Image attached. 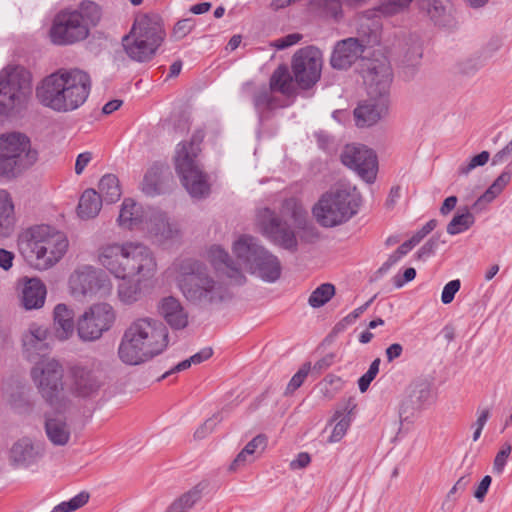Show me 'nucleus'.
Instances as JSON below:
<instances>
[{
  "mask_svg": "<svg viewBox=\"0 0 512 512\" xmlns=\"http://www.w3.org/2000/svg\"><path fill=\"white\" fill-rule=\"evenodd\" d=\"M282 213L292 220L294 229L268 207L260 208L256 212V225L261 234L271 243L288 252L296 253L299 240L305 243H313L318 240L317 228L309 219L306 209L296 199L284 200Z\"/></svg>",
  "mask_w": 512,
  "mask_h": 512,
  "instance_id": "obj_1",
  "label": "nucleus"
},
{
  "mask_svg": "<svg viewBox=\"0 0 512 512\" xmlns=\"http://www.w3.org/2000/svg\"><path fill=\"white\" fill-rule=\"evenodd\" d=\"M91 88L92 79L88 72L79 68H61L37 84L35 97L45 108L69 113L85 104Z\"/></svg>",
  "mask_w": 512,
  "mask_h": 512,
  "instance_id": "obj_2",
  "label": "nucleus"
},
{
  "mask_svg": "<svg viewBox=\"0 0 512 512\" xmlns=\"http://www.w3.org/2000/svg\"><path fill=\"white\" fill-rule=\"evenodd\" d=\"M168 343V329L161 321L139 317L124 330L118 357L126 365H140L163 353Z\"/></svg>",
  "mask_w": 512,
  "mask_h": 512,
  "instance_id": "obj_3",
  "label": "nucleus"
},
{
  "mask_svg": "<svg viewBox=\"0 0 512 512\" xmlns=\"http://www.w3.org/2000/svg\"><path fill=\"white\" fill-rule=\"evenodd\" d=\"M175 282L183 297L200 307L218 305L231 298L225 284L202 262L183 259L175 263Z\"/></svg>",
  "mask_w": 512,
  "mask_h": 512,
  "instance_id": "obj_4",
  "label": "nucleus"
},
{
  "mask_svg": "<svg viewBox=\"0 0 512 512\" xmlns=\"http://www.w3.org/2000/svg\"><path fill=\"white\" fill-rule=\"evenodd\" d=\"M97 260L113 276L147 280L154 276L157 262L149 247L138 242L111 243L98 249Z\"/></svg>",
  "mask_w": 512,
  "mask_h": 512,
  "instance_id": "obj_5",
  "label": "nucleus"
},
{
  "mask_svg": "<svg viewBox=\"0 0 512 512\" xmlns=\"http://www.w3.org/2000/svg\"><path fill=\"white\" fill-rule=\"evenodd\" d=\"M68 246L66 235L49 225L30 227L18 238V247L22 256L32 267L41 271L58 263Z\"/></svg>",
  "mask_w": 512,
  "mask_h": 512,
  "instance_id": "obj_6",
  "label": "nucleus"
},
{
  "mask_svg": "<svg viewBox=\"0 0 512 512\" xmlns=\"http://www.w3.org/2000/svg\"><path fill=\"white\" fill-rule=\"evenodd\" d=\"M238 262L252 275L267 283L280 279L282 265L279 258L250 235H241L232 247Z\"/></svg>",
  "mask_w": 512,
  "mask_h": 512,
  "instance_id": "obj_7",
  "label": "nucleus"
},
{
  "mask_svg": "<svg viewBox=\"0 0 512 512\" xmlns=\"http://www.w3.org/2000/svg\"><path fill=\"white\" fill-rule=\"evenodd\" d=\"M31 376L43 399L56 412H65L72 407V399L63 382L64 369L59 361L47 358L37 362Z\"/></svg>",
  "mask_w": 512,
  "mask_h": 512,
  "instance_id": "obj_8",
  "label": "nucleus"
},
{
  "mask_svg": "<svg viewBox=\"0 0 512 512\" xmlns=\"http://www.w3.org/2000/svg\"><path fill=\"white\" fill-rule=\"evenodd\" d=\"M32 91V75L20 65L0 71V118L10 117L25 108Z\"/></svg>",
  "mask_w": 512,
  "mask_h": 512,
  "instance_id": "obj_9",
  "label": "nucleus"
},
{
  "mask_svg": "<svg viewBox=\"0 0 512 512\" xmlns=\"http://www.w3.org/2000/svg\"><path fill=\"white\" fill-rule=\"evenodd\" d=\"M359 206L360 195L355 188H338L320 198L313 214L320 225L334 227L352 218Z\"/></svg>",
  "mask_w": 512,
  "mask_h": 512,
  "instance_id": "obj_10",
  "label": "nucleus"
},
{
  "mask_svg": "<svg viewBox=\"0 0 512 512\" xmlns=\"http://www.w3.org/2000/svg\"><path fill=\"white\" fill-rule=\"evenodd\" d=\"M165 39V31L157 19L144 16L135 21L130 33L123 37V47L134 61L153 58Z\"/></svg>",
  "mask_w": 512,
  "mask_h": 512,
  "instance_id": "obj_11",
  "label": "nucleus"
},
{
  "mask_svg": "<svg viewBox=\"0 0 512 512\" xmlns=\"http://www.w3.org/2000/svg\"><path fill=\"white\" fill-rule=\"evenodd\" d=\"M38 152L31 147L30 139L20 133L0 135V175L16 177L33 166Z\"/></svg>",
  "mask_w": 512,
  "mask_h": 512,
  "instance_id": "obj_12",
  "label": "nucleus"
},
{
  "mask_svg": "<svg viewBox=\"0 0 512 512\" xmlns=\"http://www.w3.org/2000/svg\"><path fill=\"white\" fill-rule=\"evenodd\" d=\"M70 396L91 400L96 398L105 381L100 371V362L77 363L69 369Z\"/></svg>",
  "mask_w": 512,
  "mask_h": 512,
  "instance_id": "obj_13",
  "label": "nucleus"
},
{
  "mask_svg": "<svg viewBox=\"0 0 512 512\" xmlns=\"http://www.w3.org/2000/svg\"><path fill=\"white\" fill-rule=\"evenodd\" d=\"M69 290L74 297L99 295L108 297L112 293V282L101 270L90 265L75 269L68 280Z\"/></svg>",
  "mask_w": 512,
  "mask_h": 512,
  "instance_id": "obj_14",
  "label": "nucleus"
},
{
  "mask_svg": "<svg viewBox=\"0 0 512 512\" xmlns=\"http://www.w3.org/2000/svg\"><path fill=\"white\" fill-rule=\"evenodd\" d=\"M116 320V312L108 303H98L85 311L77 321V333L83 341H95L108 331Z\"/></svg>",
  "mask_w": 512,
  "mask_h": 512,
  "instance_id": "obj_15",
  "label": "nucleus"
},
{
  "mask_svg": "<svg viewBox=\"0 0 512 512\" xmlns=\"http://www.w3.org/2000/svg\"><path fill=\"white\" fill-rule=\"evenodd\" d=\"M322 54L319 49L307 46L299 49L292 58V72L296 84L302 89L314 86L321 76Z\"/></svg>",
  "mask_w": 512,
  "mask_h": 512,
  "instance_id": "obj_16",
  "label": "nucleus"
},
{
  "mask_svg": "<svg viewBox=\"0 0 512 512\" xmlns=\"http://www.w3.org/2000/svg\"><path fill=\"white\" fill-rule=\"evenodd\" d=\"M89 27L76 12L64 10L59 12L50 29V38L54 44L70 45L86 39Z\"/></svg>",
  "mask_w": 512,
  "mask_h": 512,
  "instance_id": "obj_17",
  "label": "nucleus"
},
{
  "mask_svg": "<svg viewBox=\"0 0 512 512\" xmlns=\"http://www.w3.org/2000/svg\"><path fill=\"white\" fill-rule=\"evenodd\" d=\"M362 76L367 87L368 96L388 97L393 73L391 65L386 58L363 60Z\"/></svg>",
  "mask_w": 512,
  "mask_h": 512,
  "instance_id": "obj_18",
  "label": "nucleus"
},
{
  "mask_svg": "<svg viewBox=\"0 0 512 512\" xmlns=\"http://www.w3.org/2000/svg\"><path fill=\"white\" fill-rule=\"evenodd\" d=\"M340 159L343 165L355 171L367 183L374 182L377 174V158L375 153L361 144H347Z\"/></svg>",
  "mask_w": 512,
  "mask_h": 512,
  "instance_id": "obj_19",
  "label": "nucleus"
},
{
  "mask_svg": "<svg viewBox=\"0 0 512 512\" xmlns=\"http://www.w3.org/2000/svg\"><path fill=\"white\" fill-rule=\"evenodd\" d=\"M185 157L180 154L174 161L183 186L193 198L207 197L210 193L207 174L200 168L198 160H186Z\"/></svg>",
  "mask_w": 512,
  "mask_h": 512,
  "instance_id": "obj_20",
  "label": "nucleus"
},
{
  "mask_svg": "<svg viewBox=\"0 0 512 512\" xmlns=\"http://www.w3.org/2000/svg\"><path fill=\"white\" fill-rule=\"evenodd\" d=\"M144 230L159 242L177 239L181 234L178 223L171 221L166 213L156 208L146 210Z\"/></svg>",
  "mask_w": 512,
  "mask_h": 512,
  "instance_id": "obj_21",
  "label": "nucleus"
},
{
  "mask_svg": "<svg viewBox=\"0 0 512 512\" xmlns=\"http://www.w3.org/2000/svg\"><path fill=\"white\" fill-rule=\"evenodd\" d=\"M431 399V385L427 380L417 379L407 389V397L399 410L401 421L414 416L415 412L423 409Z\"/></svg>",
  "mask_w": 512,
  "mask_h": 512,
  "instance_id": "obj_22",
  "label": "nucleus"
},
{
  "mask_svg": "<svg viewBox=\"0 0 512 512\" xmlns=\"http://www.w3.org/2000/svg\"><path fill=\"white\" fill-rule=\"evenodd\" d=\"M21 306L26 310L40 309L46 299V286L38 278L23 277L17 284Z\"/></svg>",
  "mask_w": 512,
  "mask_h": 512,
  "instance_id": "obj_23",
  "label": "nucleus"
},
{
  "mask_svg": "<svg viewBox=\"0 0 512 512\" xmlns=\"http://www.w3.org/2000/svg\"><path fill=\"white\" fill-rule=\"evenodd\" d=\"M388 113V98L371 97L361 102L354 109V117L358 127H370Z\"/></svg>",
  "mask_w": 512,
  "mask_h": 512,
  "instance_id": "obj_24",
  "label": "nucleus"
},
{
  "mask_svg": "<svg viewBox=\"0 0 512 512\" xmlns=\"http://www.w3.org/2000/svg\"><path fill=\"white\" fill-rule=\"evenodd\" d=\"M365 45L358 38L338 41L330 58L334 69L345 70L355 63L363 54Z\"/></svg>",
  "mask_w": 512,
  "mask_h": 512,
  "instance_id": "obj_25",
  "label": "nucleus"
},
{
  "mask_svg": "<svg viewBox=\"0 0 512 512\" xmlns=\"http://www.w3.org/2000/svg\"><path fill=\"white\" fill-rule=\"evenodd\" d=\"M48 329L43 325L31 323L22 335L23 353L29 360L45 355L49 350Z\"/></svg>",
  "mask_w": 512,
  "mask_h": 512,
  "instance_id": "obj_26",
  "label": "nucleus"
},
{
  "mask_svg": "<svg viewBox=\"0 0 512 512\" xmlns=\"http://www.w3.org/2000/svg\"><path fill=\"white\" fill-rule=\"evenodd\" d=\"M170 182H173V177L169 167L156 162L150 166L144 175L142 191L148 196L159 195L165 193L170 186Z\"/></svg>",
  "mask_w": 512,
  "mask_h": 512,
  "instance_id": "obj_27",
  "label": "nucleus"
},
{
  "mask_svg": "<svg viewBox=\"0 0 512 512\" xmlns=\"http://www.w3.org/2000/svg\"><path fill=\"white\" fill-rule=\"evenodd\" d=\"M119 281L116 286V298L123 306H133L143 298L142 281L130 276H114Z\"/></svg>",
  "mask_w": 512,
  "mask_h": 512,
  "instance_id": "obj_28",
  "label": "nucleus"
},
{
  "mask_svg": "<svg viewBox=\"0 0 512 512\" xmlns=\"http://www.w3.org/2000/svg\"><path fill=\"white\" fill-rule=\"evenodd\" d=\"M209 259L217 270L223 272L232 282L241 285L246 277L241 269L231 260L229 254L220 246H213L209 250Z\"/></svg>",
  "mask_w": 512,
  "mask_h": 512,
  "instance_id": "obj_29",
  "label": "nucleus"
},
{
  "mask_svg": "<svg viewBox=\"0 0 512 512\" xmlns=\"http://www.w3.org/2000/svg\"><path fill=\"white\" fill-rule=\"evenodd\" d=\"M158 311L174 329H183L188 324V314L180 301L173 296L163 298L158 304Z\"/></svg>",
  "mask_w": 512,
  "mask_h": 512,
  "instance_id": "obj_30",
  "label": "nucleus"
},
{
  "mask_svg": "<svg viewBox=\"0 0 512 512\" xmlns=\"http://www.w3.org/2000/svg\"><path fill=\"white\" fill-rule=\"evenodd\" d=\"M40 456L39 447L28 437L19 439L10 449V461L17 467H28L35 463Z\"/></svg>",
  "mask_w": 512,
  "mask_h": 512,
  "instance_id": "obj_31",
  "label": "nucleus"
},
{
  "mask_svg": "<svg viewBox=\"0 0 512 512\" xmlns=\"http://www.w3.org/2000/svg\"><path fill=\"white\" fill-rule=\"evenodd\" d=\"M58 414H46L45 433L49 441L55 446H65L71 436V429L66 421V417Z\"/></svg>",
  "mask_w": 512,
  "mask_h": 512,
  "instance_id": "obj_32",
  "label": "nucleus"
},
{
  "mask_svg": "<svg viewBox=\"0 0 512 512\" xmlns=\"http://www.w3.org/2000/svg\"><path fill=\"white\" fill-rule=\"evenodd\" d=\"M145 214L142 207L130 198L124 199L121 205L120 213L118 216V224L124 229H138L144 230L145 227Z\"/></svg>",
  "mask_w": 512,
  "mask_h": 512,
  "instance_id": "obj_33",
  "label": "nucleus"
},
{
  "mask_svg": "<svg viewBox=\"0 0 512 512\" xmlns=\"http://www.w3.org/2000/svg\"><path fill=\"white\" fill-rule=\"evenodd\" d=\"M74 311L66 304L59 303L53 311L54 327L56 337L65 341L69 339L75 331Z\"/></svg>",
  "mask_w": 512,
  "mask_h": 512,
  "instance_id": "obj_34",
  "label": "nucleus"
},
{
  "mask_svg": "<svg viewBox=\"0 0 512 512\" xmlns=\"http://www.w3.org/2000/svg\"><path fill=\"white\" fill-rule=\"evenodd\" d=\"M511 173L503 171L489 188L473 203L471 209L476 212L483 211L489 203H491L511 181Z\"/></svg>",
  "mask_w": 512,
  "mask_h": 512,
  "instance_id": "obj_35",
  "label": "nucleus"
},
{
  "mask_svg": "<svg viewBox=\"0 0 512 512\" xmlns=\"http://www.w3.org/2000/svg\"><path fill=\"white\" fill-rule=\"evenodd\" d=\"M14 205L9 193L0 190V238L8 237L15 227Z\"/></svg>",
  "mask_w": 512,
  "mask_h": 512,
  "instance_id": "obj_36",
  "label": "nucleus"
},
{
  "mask_svg": "<svg viewBox=\"0 0 512 512\" xmlns=\"http://www.w3.org/2000/svg\"><path fill=\"white\" fill-rule=\"evenodd\" d=\"M294 76L291 75L286 65L278 66L270 77L269 87L283 95L290 96L296 91Z\"/></svg>",
  "mask_w": 512,
  "mask_h": 512,
  "instance_id": "obj_37",
  "label": "nucleus"
},
{
  "mask_svg": "<svg viewBox=\"0 0 512 512\" xmlns=\"http://www.w3.org/2000/svg\"><path fill=\"white\" fill-rule=\"evenodd\" d=\"M102 198L94 189H86L77 206V213L82 219H91L96 217L102 208Z\"/></svg>",
  "mask_w": 512,
  "mask_h": 512,
  "instance_id": "obj_38",
  "label": "nucleus"
},
{
  "mask_svg": "<svg viewBox=\"0 0 512 512\" xmlns=\"http://www.w3.org/2000/svg\"><path fill=\"white\" fill-rule=\"evenodd\" d=\"M266 444L267 439L264 435L259 434L256 437H254L238 453L234 461L231 463L229 469L231 471H236L237 469L245 466L246 464L252 463L254 461V454L257 452V449L260 448V450L263 451L266 447Z\"/></svg>",
  "mask_w": 512,
  "mask_h": 512,
  "instance_id": "obj_39",
  "label": "nucleus"
},
{
  "mask_svg": "<svg viewBox=\"0 0 512 512\" xmlns=\"http://www.w3.org/2000/svg\"><path fill=\"white\" fill-rule=\"evenodd\" d=\"M419 7L438 25H445L449 20L447 0H418Z\"/></svg>",
  "mask_w": 512,
  "mask_h": 512,
  "instance_id": "obj_40",
  "label": "nucleus"
},
{
  "mask_svg": "<svg viewBox=\"0 0 512 512\" xmlns=\"http://www.w3.org/2000/svg\"><path fill=\"white\" fill-rule=\"evenodd\" d=\"M206 485L198 483L192 489L175 499L166 512H188L202 497Z\"/></svg>",
  "mask_w": 512,
  "mask_h": 512,
  "instance_id": "obj_41",
  "label": "nucleus"
},
{
  "mask_svg": "<svg viewBox=\"0 0 512 512\" xmlns=\"http://www.w3.org/2000/svg\"><path fill=\"white\" fill-rule=\"evenodd\" d=\"M475 223V217L468 206L458 209L447 225V233L449 235H457L467 231Z\"/></svg>",
  "mask_w": 512,
  "mask_h": 512,
  "instance_id": "obj_42",
  "label": "nucleus"
},
{
  "mask_svg": "<svg viewBox=\"0 0 512 512\" xmlns=\"http://www.w3.org/2000/svg\"><path fill=\"white\" fill-rule=\"evenodd\" d=\"M99 195L106 203H114L121 197L119 180L114 174L104 175L98 184Z\"/></svg>",
  "mask_w": 512,
  "mask_h": 512,
  "instance_id": "obj_43",
  "label": "nucleus"
},
{
  "mask_svg": "<svg viewBox=\"0 0 512 512\" xmlns=\"http://www.w3.org/2000/svg\"><path fill=\"white\" fill-rule=\"evenodd\" d=\"M204 139V132L202 130L196 131L189 142L184 141L177 145L174 161L183 154L186 160H197V157L201 151L200 144Z\"/></svg>",
  "mask_w": 512,
  "mask_h": 512,
  "instance_id": "obj_44",
  "label": "nucleus"
},
{
  "mask_svg": "<svg viewBox=\"0 0 512 512\" xmlns=\"http://www.w3.org/2000/svg\"><path fill=\"white\" fill-rule=\"evenodd\" d=\"M73 12L81 15V18L86 25L90 28L91 26H96L101 19V9L100 7L92 1L85 0L82 1L77 10H73Z\"/></svg>",
  "mask_w": 512,
  "mask_h": 512,
  "instance_id": "obj_45",
  "label": "nucleus"
},
{
  "mask_svg": "<svg viewBox=\"0 0 512 512\" xmlns=\"http://www.w3.org/2000/svg\"><path fill=\"white\" fill-rule=\"evenodd\" d=\"M333 422H336L332 427L331 434L327 439L328 443H337L339 442L347 433V430L350 426V419L348 416L344 415L341 411H336L333 418L330 421V425Z\"/></svg>",
  "mask_w": 512,
  "mask_h": 512,
  "instance_id": "obj_46",
  "label": "nucleus"
},
{
  "mask_svg": "<svg viewBox=\"0 0 512 512\" xmlns=\"http://www.w3.org/2000/svg\"><path fill=\"white\" fill-rule=\"evenodd\" d=\"M272 92L270 87H261L254 93L253 104L259 114L277 107Z\"/></svg>",
  "mask_w": 512,
  "mask_h": 512,
  "instance_id": "obj_47",
  "label": "nucleus"
},
{
  "mask_svg": "<svg viewBox=\"0 0 512 512\" xmlns=\"http://www.w3.org/2000/svg\"><path fill=\"white\" fill-rule=\"evenodd\" d=\"M335 294V287L330 283L318 286L310 295L308 303L313 308L325 305Z\"/></svg>",
  "mask_w": 512,
  "mask_h": 512,
  "instance_id": "obj_48",
  "label": "nucleus"
},
{
  "mask_svg": "<svg viewBox=\"0 0 512 512\" xmlns=\"http://www.w3.org/2000/svg\"><path fill=\"white\" fill-rule=\"evenodd\" d=\"M413 0H380L376 11L384 16H392L404 11Z\"/></svg>",
  "mask_w": 512,
  "mask_h": 512,
  "instance_id": "obj_49",
  "label": "nucleus"
},
{
  "mask_svg": "<svg viewBox=\"0 0 512 512\" xmlns=\"http://www.w3.org/2000/svg\"><path fill=\"white\" fill-rule=\"evenodd\" d=\"M89 500V494L81 492L71 498L69 501H64L56 505L51 512H71L84 506Z\"/></svg>",
  "mask_w": 512,
  "mask_h": 512,
  "instance_id": "obj_50",
  "label": "nucleus"
},
{
  "mask_svg": "<svg viewBox=\"0 0 512 512\" xmlns=\"http://www.w3.org/2000/svg\"><path fill=\"white\" fill-rule=\"evenodd\" d=\"M422 58V48L418 43L410 46L404 54L402 64L406 73H412L413 69L419 64Z\"/></svg>",
  "mask_w": 512,
  "mask_h": 512,
  "instance_id": "obj_51",
  "label": "nucleus"
},
{
  "mask_svg": "<svg viewBox=\"0 0 512 512\" xmlns=\"http://www.w3.org/2000/svg\"><path fill=\"white\" fill-rule=\"evenodd\" d=\"M310 371H311V363L310 362H305L300 367V369L293 375L291 380L289 381V383H288V385L286 387V390H285V394L286 395L292 394L299 387H301V385L303 384V382L305 381V379L309 375Z\"/></svg>",
  "mask_w": 512,
  "mask_h": 512,
  "instance_id": "obj_52",
  "label": "nucleus"
},
{
  "mask_svg": "<svg viewBox=\"0 0 512 512\" xmlns=\"http://www.w3.org/2000/svg\"><path fill=\"white\" fill-rule=\"evenodd\" d=\"M490 158L488 151H482L478 155H475L467 164H463L458 168L459 175H468L473 169L478 166L485 165Z\"/></svg>",
  "mask_w": 512,
  "mask_h": 512,
  "instance_id": "obj_53",
  "label": "nucleus"
},
{
  "mask_svg": "<svg viewBox=\"0 0 512 512\" xmlns=\"http://www.w3.org/2000/svg\"><path fill=\"white\" fill-rule=\"evenodd\" d=\"M380 362V358H376L375 360H373V362L370 364L368 371L364 375H362L358 380V386L361 392H365L368 389L371 382L377 376L379 372Z\"/></svg>",
  "mask_w": 512,
  "mask_h": 512,
  "instance_id": "obj_54",
  "label": "nucleus"
},
{
  "mask_svg": "<svg viewBox=\"0 0 512 512\" xmlns=\"http://www.w3.org/2000/svg\"><path fill=\"white\" fill-rule=\"evenodd\" d=\"M221 421V417L219 414H214L211 418L207 419L201 426H199L195 433L194 438L197 440H202L206 438L209 434H211L217 424Z\"/></svg>",
  "mask_w": 512,
  "mask_h": 512,
  "instance_id": "obj_55",
  "label": "nucleus"
},
{
  "mask_svg": "<svg viewBox=\"0 0 512 512\" xmlns=\"http://www.w3.org/2000/svg\"><path fill=\"white\" fill-rule=\"evenodd\" d=\"M512 446L509 443H504L501 450L496 454L493 462V472L501 475L504 471L506 461L511 454Z\"/></svg>",
  "mask_w": 512,
  "mask_h": 512,
  "instance_id": "obj_56",
  "label": "nucleus"
},
{
  "mask_svg": "<svg viewBox=\"0 0 512 512\" xmlns=\"http://www.w3.org/2000/svg\"><path fill=\"white\" fill-rule=\"evenodd\" d=\"M7 402L13 409L17 411H23L28 407L26 395L21 389H18L15 392L9 394L7 397Z\"/></svg>",
  "mask_w": 512,
  "mask_h": 512,
  "instance_id": "obj_57",
  "label": "nucleus"
},
{
  "mask_svg": "<svg viewBox=\"0 0 512 512\" xmlns=\"http://www.w3.org/2000/svg\"><path fill=\"white\" fill-rule=\"evenodd\" d=\"M325 390L323 395L327 399H332L336 391L342 386V379L339 376L327 375L324 379Z\"/></svg>",
  "mask_w": 512,
  "mask_h": 512,
  "instance_id": "obj_58",
  "label": "nucleus"
},
{
  "mask_svg": "<svg viewBox=\"0 0 512 512\" xmlns=\"http://www.w3.org/2000/svg\"><path fill=\"white\" fill-rule=\"evenodd\" d=\"M461 287L460 280H451L448 282L442 291L441 301L443 304H449L453 301L455 294L459 291Z\"/></svg>",
  "mask_w": 512,
  "mask_h": 512,
  "instance_id": "obj_59",
  "label": "nucleus"
},
{
  "mask_svg": "<svg viewBox=\"0 0 512 512\" xmlns=\"http://www.w3.org/2000/svg\"><path fill=\"white\" fill-rule=\"evenodd\" d=\"M311 3L318 8L325 10L334 17H337L341 10L339 0H312Z\"/></svg>",
  "mask_w": 512,
  "mask_h": 512,
  "instance_id": "obj_60",
  "label": "nucleus"
},
{
  "mask_svg": "<svg viewBox=\"0 0 512 512\" xmlns=\"http://www.w3.org/2000/svg\"><path fill=\"white\" fill-rule=\"evenodd\" d=\"M439 243V235L431 237L417 252L418 259H426L434 254Z\"/></svg>",
  "mask_w": 512,
  "mask_h": 512,
  "instance_id": "obj_61",
  "label": "nucleus"
},
{
  "mask_svg": "<svg viewBox=\"0 0 512 512\" xmlns=\"http://www.w3.org/2000/svg\"><path fill=\"white\" fill-rule=\"evenodd\" d=\"M302 39V35L299 33L288 34L280 39L275 40L274 47L279 50L286 49L292 45L297 44Z\"/></svg>",
  "mask_w": 512,
  "mask_h": 512,
  "instance_id": "obj_62",
  "label": "nucleus"
},
{
  "mask_svg": "<svg viewBox=\"0 0 512 512\" xmlns=\"http://www.w3.org/2000/svg\"><path fill=\"white\" fill-rule=\"evenodd\" d=\"M333 359V354H327L326 356L318 360L313 366L311 365L310 373L315 376L320 375L324 370L328 369L332 365Z\"/></svg>",
  "mask_w": 512,
  "mask_h": 512,
  "instance_id": "obj_63",
  "label": "nucleus"
},
{
  "mask_svg": "<svg viewBox=\"0 0 512 512\" xmlns=\"http://www.w3.org/2000/svg\"><path fill=\"white\" fill-rule=\"evenodd\" d=\"M193 28V20L192 19H183L176 23L173 33L174 36L178 39L186 36Z\"/></svg>",
  "mask_w": 512,
  "mask_h": 512,
  "instance_id": "obj_64",
  "label": "nucleus"
}]
</instances>
